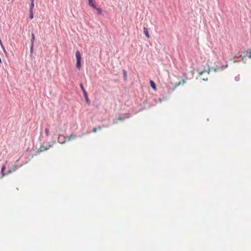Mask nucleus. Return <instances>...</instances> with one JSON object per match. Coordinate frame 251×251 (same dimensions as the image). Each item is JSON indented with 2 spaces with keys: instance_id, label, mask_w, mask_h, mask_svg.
<instances>
[{
  "instance_id": "nucleus-27",
  "label": "nucleus",
  "mask_w": 251,
  "mask_h": 251,
  "mask_svg": "<svg viewBox=\"0 0 251 251\" xmlns=\"http://www.w3.org/2000/svg\"><path fill=\"white\" fill-rule=\"evenodd\" d=\"M88 0L89 1V0Z\"/></svg>"
},
{
  "instance_id": "nucleus-7",
  "label": "nucleus",
  "mask_w": 251,
  "mask_h": 251,
  "mask_svg": "<svg viewBox=\"0 0 251 251\" xmlns=\"http://www.w3.org/2000/svg\"><path fill=\"white\" fill-rule=\"evenodd\" d=\"M143 31H144V34H145V35L146 36V37L148 38H150V36L149 35V31H148V30L147 29V27H144V28H143Z\"/></svg>"
},
{
  "instance_id": "nucleus-12",
  "label": "nucleus",
  "mask_w": 251,
  "mask_h": 251,
  "mask_svg": "<svg viewBox=\"0 0 251 251\" xmlns=\"http://www.w3.org/2000/svg\"><path fill=\"white\" fill-rule=\"evenodd\" d=\"M95 9L97 10V11H98V12L99 14H101L102 10L101 8L96 7V8H95Z\"/></svg>"
},
{
  "instance_id": "nucleus-10",
  "label": "nucleus",
  "mask_w": 251,
  "mask_h": 251,
  "mask_svg": "<svg viewBox=\"0 0 251 251\" xmlns=\"http://www.w3.org/2000/svg\"><path fill=\"white\" fill-rule=\"evenodd\" d=\"M210 69L209 68L207 71L204 70L201 72H199V74L200 75H201L204 73H207V74H209L210 73Z\"/></svg>"
},
{
  "instance_id": "nucleus-11",
  "label": "nucleus",
  "mask_w": 251,
  "mask_h": 251,
  "mask_svg": "<svg viewBox=\"0 0 251 251\" xmlns=\"http://www.w3.org/2000/svg\"><path fill=\"white\" fill-rule=\"evenodd\" d=\"M34 1H31L30 7V11H32V9L34 7Z\"/></svg>"
},
{
  "instance_id": "nucleus-3",
  "label": "nucleus",
  "mask_w": 251,
  "mask_h": 251,
  "mask_svg": "<svg viewBox=\"0 0 251 251\" xmlns=\"http://www.w3.org/2000/svg\"><path fill=\"white\" fill-rule=\"evenodd\" d=\"M57 140L60 144H64L67 142V137L62 134H59Z\"/></svg>"
},
{
  "instance_id": "nucleus-9",
  "label": "nucleus",
  "mask_w": 251,
  "mask_h": 251,
  "mask_svg": "<svg viewBox=\"0 0 251 251\" xmlns=\"http://www.w3.org/2000/svg\"><path fill=\"white\" fill-rule=\"evenodd\" d=\"M51 146H49V148H47L44 146H41L39 149V150H40L41 151H46L47 150H48L50 147Z\"/></svg>"
},
{
  "instance_id": "nucleus-8",
  "label": "nucleus",
  "mask_w": 251,
  "mask_h": 251,
  "mask_svg": "<svg viewBox=\"0 0 251 251\" xmlns=\"http://www.w3.org/2000/svg\"><path fill=\"white\" fill-rule=\"evenodd\" d=\"M89 4L92 7L94 8H96V6L95 4V2L93 1V0H89L88 1Z\"/></svg>"
},
{
  "instance_id": "nucleus-20",
  "label": "nucleus",
  "mask_w": 251,
  "mask_h": 251,
  "mask_svg": "<svg viewBox=\"0 0 251 251\" xmlns=\"http://www.w3.org/2000/svg\"><path fill=\"white\" fill-rule=\"evenodd\" d=\"M203 80H207V78H205V77H203V78H202Z\"/></svg>"
},
{
  "instance_id": "nucleus-6",
  "label": "nucleus",
  "mask_w": 251,
  "mask_h": 251,
  "mask_svg": "<svg viewBox=\"0 0 251 251\" xmlns=\"http://www.w3.org/2000/svg\"><path fill=\"white\" fill-rule=\"evenodd\" d=\"M150 85L151 87V88L154 90H156V86L155 85V83L153 80H150Z\"/></svg>"
},
{
  "instance_id": "nucleus-2",
  "label": "nucleus",
  "mask_w": 251,
  "mask_h": 251,
  "mask_svg": "<svg viewBox=\"0 0 251 251\" xmlns=\"http://www.w3.org/2000/svg\"><path fill=\"white\" fill-rule=\"evenodd\" d=\"M75 57L76 59V67L77 69L79 70L81 68V56L79 51H76L75 52Z\"/></svg>"
},
{
  "instance_id": "nucleus-21",
  "label": "nucleus",
  "mask_w": 251,
  "mask_h": 251,
  "mask_svg": "<svg viewBox=\"0 0 251 251\" xmlns=\"http://www.w3.org/2000/svg\"><path fill=\"white\" fill-rule=\"evenodd\" d=\"M203 80H207V78H205V77H203V78H202Z\"/></svg>"
},
{
  "instance_id": "nucleus-18",
  "label": "nucleus",
  "mask_w": 251,
  "mask_h": 251,
  "mask_svg": "<svg viewBox=\"0 0 251 251\" xmlns=\"http://www.w3.org/2000/svg\"><path fill=\"white\" fill-rule=\"evenodd\" d=\"M119 120H123V118L121 116H119L118 118Z\"/></svg>"
},
{
  "instance_id": "nucleus-14",
  "label": "nucleus",
  "mask_w": 251,
  "mask_h": 251,
  "mask_svg": "<svg viewBox=\"0 0 251 251\" xmlns=\"http://www.w3.org/2000/svg\"><path fill=\"white\" fill-rule=\"evenodd\" d=\"M45 133L47 136L49 135V130L48 128L45 129Z\"/></svg>"
},
{
  "instance_id": "nucleus-1",
  "label": "nucleus",
  "mask_w": 251,
  "mask_h": 251,
  "mask_svg": "<svg viewBox=\"0 0 251 251\" xmlns=\"http://www.w3.org/2000/svg\"><path fill=\"white\" fill-rule=\"evenodd\" d=\"M5 169H6L5 166L3 165L1 168V171H0V172H1V175L2 176H3L6 175H8L10 173H11L12 172H14L16 170V165L15 164L12 165L10 167H9L8 170L7 171L6 173H4V171L5 170Z\"/></svg>"
},
{
  "instance_id": "nucleus-26",
  "label": "nucleus",
  "mask_w": 251,
  "mask_h": 251,
  "mask_svg": "<svg viewBox=\"0 0 251 251\" xmlns=\"http://www.w3.org/2000/svg\"><path fill=\"white\" fill-rule=\"evenodd\" d=\"M31 1H34L33 0H30Z\"/></svg>"
},
{
  "instance_id": "nucleus-15",
  "label": "nucleus",
  "mask_w": 251,
  "mask_h": 251,
  "mask_svg": "<svg viewBox=\"0 0 251 251\" xmlns=\"http://www.w3.org/2000/svg\"><path fill=\"white\" fill-rule=\"evenodd\" d=\"M185 80L182 79V80L181 81H180L178 83V85H179L180 84H184L185 83Z\"/></svg>"
},
{
  "instance_id": "nucleus-16",
  "label": "nucleus",
  "mask_w": 251,
  "mask_h": 251,
  "mask_svg": "<svg viewBox=\"0 0 251 251\" xmlns=\"http://www.w3.org/2000/svg\"><path fill=\"white\" fill-rule=\"evenodd\" d=\"M97 128H96V127H94V128H93L92 131H93V132H97Z\"/></svg>"
},
{
  "instance_id": "nucleus-5",
  "label": "nucleus",
  "mask_w": 251,
  "mask_h": 251,
  "mask_svg": "<svg viewBox=\"0 0 251 251\" xmlns=\"http://www.w3.org/2000/svg\"><path fill=\"white\" fill-rule=\"evenodd\" d=\"M75 137L76 135L75 134H72L70 135L68 137H67V142L75 139Z\"/></svg>"
},
{
  "instance_id": "nucleus-23",
  "label": "nucleus",
  "mask_w": 251,
  "mask_h": 251,
  "mask_svg": "<svg viewBox=\"0 0 251 251\" xmlns=\"http://www.w3.org/2000/svg\"><path fill=\"white\" fill-rule=\"evenodd\" d=\"M213 69L215 71H216V69L215 68H213Z\"/></svg>"
},
{
  "instance_id": "nucleus-19",
  "label": "nucleus",
  "mask_w": 251,
  "mask_h": 251,
  "mask_svg": "<svg viewBox=\"0 0 251 251\" xmlns=\"http://www.w3.org/2000/svg\"><path fill=\"white\" fill-rule=\"evenodd\" d=\"M248 56L249 58H251V50L250 51V53Z\"/></svg>"
},
{
  "instance_id": "nucleus-25",
  "label": "nucleus",
  "mask_w": 251,
  "mask_h": 251,
  "mask_svg": "<svg viewBox=\"0 0 251 251\" xmlns=\"http://www.w3.org/2000/svg\"><path fill=\"white\" fill-rule=\"evenodd\" d=\"M99 129L100 130V129H101V127H99Z\"/></svg>"
},
{
  "instance_id": "nucleus-24",
  "label": "nucleus",
  "mask_w": 251,
  "mask_h": 251,
  "mask_svg": "<svg viewBox=\"0 0 251 251\" xmlns=\"http://www.w3.org/2000/svg\"><path fill=\"white\" fill-rule=\"evenodd\" d=\"M245 57V56H243L242 57V59H244V58Z\"/></svg>"
},
{
  "instance_id": "nucleus-22",
  "label": "nucleus",
  "mask_w": 251,
  "mask_h": 251,
  "mask_svg": "<svg viewBox=\"0 0 251 251\" xmlns=\"http://www.w3.org/2000/svg\"><path fill=\"white\" fill-rule=\"evenodd\" d=\"M31 35H32V38H35L34 34L33 33H32Z\"/></svg>"
},
{
  "instance_id": "nucleus-4",
  "label": "nucleus",
  "mask_w": 251,
  "mask_h": 251,
  "mask_svg": "<svg viewBox=\"0 0 251 251\" xmlns=\"http://www.w3.org/2000/svg\"><path fill=\"white\" fill-rule=\"evenodd\" d=\"M80 87H81V89H82V91L83 92L84 96V97H85V98L86 99V101H88L89 99H88L87 94V92H86L85 89H84V87H83V85L82 84H80Z\"/></svg>"
},
{
  "instance_id": "nucleus-17",
  "label": "nucleus",
  "mask_w": 251,
  "mask_h": 251,
  "mask_svg": "<svg viewBox=\"0 0 251 251\" xmlns=\"http://www.w3.org/2000/svg\"><path fill=\"white\" fill-rule=\"evenodd\" d=\"M34 40V38H32L31 40V46H33V44Z\"/></svg>"
},
{
  "instance_id": "nucleus-13",
  "label": "nucleus",
  "mask_w": 251,
  "mask_h": 251,
  "mask_svg": "<svg viewBox=\"0 0 251 251\" xmlns=\"http://www.w3.org/2000/svg\"><path fill=\"white\" fill-rule=\"evenodd\" d=\"M33 11H30L29 18L32 19H33Z\"/></svg>"
}]
</instances>
